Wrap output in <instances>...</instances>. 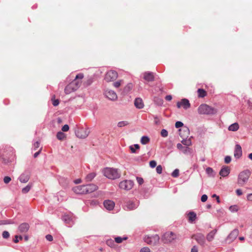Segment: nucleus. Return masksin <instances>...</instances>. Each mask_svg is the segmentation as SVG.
Returning <instances> with one entry per match:
<instances>
[{"mask_svg":"<svg viewBox=\"0 0 252 252\" xmlns=\"http://www.w3.org/2000/svg\"><path fill=\"white\" fill-rule=\"evenodd\" d=\"M140 252H151V251L149 248L144 247L140 250Z\"/></svg>","mask_w":252,"mask_h":252,"instance_id":"56","label":"nucleus"},{"mask_svg":"<svg viewBox=\"0 0 252 252\" xmlns=\"http://www.w3.org/2000/svg\"><path fill=\"white\" fill-rule=\"evenodd\" d=\"M198 112L200 114L213 115L217 113V110L207 104H202L198 107Z\"/></svg>","mask_w":252,"mask_h":252,"instance_id":"2","label":"nucleus"},{"mask_svg":"<svg viewBox=\"0 0 252 252\" xmlns=\"http://www.w3.org/2000/svg\"><path fill=\"white\" fill-rule=\"evenodd\" d=\"M96 176V173L95 172H92L88 175L85 177V181L86 182H91L92 181L94 178Z\"/></svg>","mask_w":252,"mask_h":252,"instance_id":"26","label":"nucleus"},{"mask_svg":"<svg viewBox=\"0 0 252 252\" xmlns=\"http://www.w3.org/2000/svg\"><path fill=\"white\" fill-rule=\"evenodd\" d=\"M133 185L134 183L132 181L130 180H126L119 183V187L122 189L129 190L132 188Z\"/></svg>","mask_w":252,"mask_h":252,"instance_id":"7","label":"nucleus"},{"mask_svg":"<svg viewBox=\"0 0 252 252\" xmlns=\"http://www.w3.org/2000/svg\"><path fill=\"white\" fill-rule=\"evenodd\" d=\"M159 237L158 235H154L151 236H146L144 237V241L149 245H156L159 241Z\"/></svg>","mask_w":252,"mask_h":252,"instance_id":"8","label":"nucleus"},{"mask_svg":"<svg viewBox=\"0 0 252 252\" xmlns=\"http://www.w3.org/2000/svg\"><path fill=\"white\" fill-rule=\"evenodd\" d=\"M246 197L247 200L252 201V193L248 194Z\"/></svg>","mask_w":252,"mask_h":252,"instance_id":"62","label":"nucleus"},{"mask_svg":"<svg viewBox=\"0 0 252 252\" xmlns=\"http://www.w3.org/2000/svg\"><path fill=\"white\" fill-rule=\"evenodd\" d=\"M136 180L139 185H141L144 183V180L141 177H137Z\"/></svg>","mask_w":252,"mask_h":252,"instance_id":"49","label":"nucleus"},{"mask_svg":"<svg viewBox=\"0 0 252 252\" xmlns=\"http://www.w3.org/2000/svg\"><path fill=\"white\" fill-rule=\"evenodd\" d=\"M69 126L67 125H64L62 128V130L63 131H67L69 130Z\"/></svg>","mask_w":252,"mask_h":252,"instance_id":"55","label":"nucleus"},{"mask_svg":"<svg viewBox=\"0 0 252 252\" xmlns=\"http://www.w3.org/2000/svg\"><path fill=\"white\" fill-rule=\"evenodd\" d=\"M106 244L110 247L113 248L115 247V242L112 239H108L106 241Z\"/></svg>","mask_w":252,"mask_h":252,"instance_id":"35","label":"nucleus"},{"mask_svg":"<svg viewBox=\"0 0 252 252\" xmlns=\"http://www.w3.org/2000/svg\"><path fill=\"white\" fill-rule=\"evenodd\" d=\"M183 126V123L180 121H177L175 123V127L177 128H179L182 127Z\"/></svg>","mask_w":252,"mask_h":252,"instance_id":"53","label":"nucleus"},{"mask_svg":"<svg viewBox=\"0 0 252 252\" xmlns=\"http://www.w3.org/2000/svg\"><path fill=\"white\" fill-rule=\"evenodd\" d=\"M231 160V157L229 156H227L224 158V162L225 163H229Z\"/></svg>","mask_w":252,"mask_h":252,"instance_id":"50","label":"nucleus"},{"mask_svg":"<svg viewBox=\"0 0 252 252\" xmlns=\"http://www.w3.org/2000/svg\"><path fill=\"white\" fill-rule=\"evenodd\" d=\"M40 145V143L38 141H36L33 144V150H37Z\"/></svg>","mask_w":252,"mask_h":252,"instance_id":"46","label":"nucleus"},{"mask_svg":"<svg viewBox=\"0 0 252 252\" xmlns=\"http://www.w3.org/2000/svg\"><path fill=\"white\" fill-rule=\"evenodd\" d=\"M242 154L241 147L240 145L237 144V158H239Z\"/></svg>","mask_w":252,"mask_h":252,"instance_id":"38","label":"nucleus"},{"mask_svg":"<svg viewBox=\"0 0 252 252\" xmlns=\"http://www.w3.org/2000/svg\"><path fill=\"white\" fill-rule=\"evenodd\" d=\"M228 129H229V130H230V131H236V123H234L233 124L231 125L228 127Z\"/></svg>","mask_w":252,"mask_h":252,"instance_id":"40","label":"nucleus"},{"mask_svg":"<svg viewBox=\"0 0 252 252\" xmlns=\"http://www.w3.org/2000/svg\"><path fill=\"white\" fill-rule=\"evenodd\" d=\"M206 173L210 176H214V171L213 169L211 167H207L206 169Z\"/></svg>","mask_w":252,"mask_h":252,"instance_id":"36","label":"nucleus"},{"mask_svg":"<svg viewBox=\"0 0 252 252\" xmlns=\"http://www.w3.org/2000/svg\"><path fill=\"white\" fill-rule=\"evenodd\" d=\"M217 233V230L215 229L212 231H211L210 232H209L207 236L206 239L208 241L211 242L214 239L215 236Z\"/></svg>","mask_w":252,"mask_h":252,"instance_id":"25","label":"nucleus"},{"mask_svg":"<svg viewBox=\"0 0 252 252\" xmlns=\"http://www.w3.org/2000/svg\"><path fill=\"white\" fill-rule=\"evenodd\" d=\"M177 106L178 108L183 107L185 109H187L190 107V104L188 99L184 98L177 102Z\"/></svg>","mask_w":252,"mask_h":252,"instance_id":"13","label":"nucleus"},{"mask_svg":"<svg viewBox=\"0 0 252 252\" xmlns=\"http://www.w3.org/2000/svg\"><path fill=\"white\" fill-rule=\"evenodd\" d=\"M188 220L190 223H192L196 219V214L195 212L190 211L187 214Z\"/></svg>","mask_w":252,"mask_h":252,"instance_id":"23","label":"nucleus"},{"mask_svg":"<svg viewBox=\"0 0 252 252\" xmlns=\"http://www.w3.org/2000/svg\"><path fill=\"white\" fill-rule=\"evenodd\" d=\"M247 102L248 107L250 109H252V101L249 99L247 100Z\"/></svg>","mask_w":252,"mask_h":252,"instance_id":"58","label":"nucleus"},{"mask_svg":"<svg viewBox=\"0 0 252 252\" xmlns=\"http://www.w3.org/2000/svg\"><path fill=\"white\" fill-rule=\"evenodd\" d=\"M81 83L80 81L73 80L65 87L64 89L65 94H68L76 91L80 87Z\"/></svg>","mask_w":252,"mask_h":252,"instance_id":"3","label":"nucleus"},{"mask_svg":"<svg viewBox=\"0 0 252 252\" xmlns=\"http://www.w3.org/2000/svg\"><path fill=\"white\" fill-rule=\"evenodd\" d=\"M143 74L144 79L148 82L153 81L155 79L154 73L152 72H145Z\"/></svg>","mask_w":252,"mask_h":252,"instance_id":"17","label":"nucleus"},{"mask_svg":"<svg viewBox=\"0 0 252 252\" xmlns=\"http://www.w3.org/2000/svg\"><path fill=\"white\" fill-rule=\"evenodd\" d=\"M103 205L107 210H112L114 208L115 203L113 201L107 200L104 201Z\"/></svg>","mask_w":252,"mask_h":252,"instance_id":"20","label":"nucleus"},{"mask_svg":"<svg viewBox=\"0 0 252 252\" xmlns=\"http://www.w3.org/2000/svg\"><path fill=\"white\" fill-rule=\"evenodd\" d=\"M103 94L108 99L112 101H115L117 99V94L113 90L106 89L104 91Z\"/></svg>","mask_w":252,"mask_h":252,"instance_id":"10","label":"nucleus"},{"mask_svg":"<svg viewBox=\"0 0 252 252\" xmlns=\"http://www.w3.org/2000/svg\"><path fill=\"white\" fill-rule=\"evenodd\" d=\"M134 105L137 108H143L144 107V103L142 99L139 97L135 98L134 100Z\"/></svg>","mask_w":252,"mask_h":252,"instance_id":"22","label":"nucleus"},{"mask_svg":"<svg viewBox=\"0 0 252 252\" xmlns=\"http://www.w3.org/2000/svg\"><path fill=\"white\" fill-rule=\"evenodd\" d=\"M75 133L77 137L84 139L89 135L90 130L88 128L80 127L75 130Z\"/></svg>","mask_w":252,"mask_h":252,"instance_id":"4","label":"nucleus"},{"mask_svg":"<svg viewBox=\"0 0 252 252\" xmlns=\"http://www.w3.org/2000/svg\"><path fill=\"white\" fill-rule=\"evenodd\" d=\"M250 175L251 172L249 170H245L241 172L239 175V183L240 184H243L247 182Z\"/></svg>","mask_w":252,"mask_h":252,"instance_id":"5","label":"nucleus"},{"mask_svg":"<svg viewBox=\"0 0 252 252\" xmlns=\"http://www.w3.org/2000/svg\"><path fill=\"white\" fill-rule=\"evenodd\" d=\"M85 187L86 188V193L93 192L98 189L97 186L93 184L85 185Z\"/></svg>","mask_w":252,"mask_h":252,"instance_id":"19","label":"nucleus"},{"mask_svg":"<svg viewBox=\"0 0 252 252\" xmlns=\"http://www.w3.org/2000/svg\"><path fill=\"white\" fill-rule=\"evenodd\" d=\"M102 173L106 178L111 180H115L121 177L118 169L114 168L106 167L103 169Z\"/></svg>","mask_w":252,"mask_h":252,"instance_id":"1","label":"nucleus"},{"mask_svg":"<svg viewBox=\"0 0 252 252\" xmlns=\"http://www.w3.org/2000/svg\"><path fill=\"white\" fill-rule=\"evenodd\" d=\"M191 252H198L197 247L195 246H194L191 249Z\"/></svg>","mask_w":252,"mask_h":252,"instance_id":"64","label":"nucleus"},{"mask_svg":"<svg viewBox=\"0 0 252 252\" xmlns=\"http://www.w3.org/2000/svg\"><path fill=\"white\" fill-rule=\"evenodd\" d=\"M128 124V123L127 121H121L118 123V126L122 127L127 126Z\"/></svg>","mask_w":252,"mask_h":252,"instance_id":"39","label":"nucleus"},{"mask_svg":"<svg viewBox=\"0 0 252 252\" xmlns=\"http://www.w3.org/2000/svg\"><path fill=\"white\" fill-rule=\"evenodd\" d=\"M29 224L24 222L21 224L18 227V230L20 233H26L29 229Z\"/></svg>","mask_w":252,"mask_h":252,"instance_id":"21","label":"nucleus"},{"mask_svg":"<svg viewBox=\"0 0 252 252\" xmlns=\"http://www.w3.org/2000/svg\"><path fill=\"white\" fill-rule=\"evenodd\" d=\"M84 77V75L83 73H79L77 75H76L75 78L74 80L77 81L78 79H82Z\"/></svg>","mask_w":252,"mask_h":252,"instance_id":"48","label":"nucleus"},{"mask_svg":"<svg viewBox=\"0 0 252 252\" xmlns=\"http://www.w3.org/2000/svg\"><path fill=\"white\" fill-rule=\"evenodd\" d=\"M13 223L14 222L11 220H7L4 221V222L3 223H2L1 224H13Z\"/></svg>","mask_w":252,"mask_h":252,"instance_id":"61","label":"nucleus"},{"mask_svg":"<svg viewBox=\"0 0 252 252\" xmlns=\"http://www.w3.org/2000/svg\"><path fill=\"white\" fill-rule=\"evenodd\" d=\"M191 238L195 239L196 242L201 246L204 247L205 245V239L203 234L202 233H196L193 234Z\"/></svg>","mask_w":252,"mask_h":252,"instance_id":"11","label":"nucleus"},{"mask_svg":"<svg viewBox=\"0 0 252 252\" xmlns=\"http://www.w3.org/2000/svg\"><path fill=\"white\" fill-rule=\"evenodd\" d=\"M30 179V174L29 173L25 171L18 178V180L22 183H27Z\"/></svg>","mask_w":252,"mask_h":252,"instance_id":"16","label":"nucleus"},{"mask_svg":"<svg viewBox=\"0 0 252 252\" xmlns=\"http://www.w3.org/2000/svg\"><path fill=\"white\" fill-rule=\"evenodd\" d=\"M230 173V169L228 167H222L220 171V175L222 177L227 176Z\"/></svg>","mask_w":252,"mask_h":252,"instance_id":"24","label":"nucleus"},{"mask_svg":"<svg viewBox=\"0 0 252 252\" xmlns=\"http://www.w3.org/2000/svg\"><path fill=\"white\" fill-rule=\"evenodd\" d=\"M19 238L22 240L23 237L21 236H18V235H15V238L13 240L14 242L15 243H18L19 242Z\"/></svg>","mask_w":252,"mask_h":252,"instance_id":"51","label":"nucleus"},{"mask_svg":"<svg viewBox=\"0 0 252 252\" xmlns=\"http://www.w3.org/2000/svg\"><path fill=\"white\" fill-rule=\"evenodd\" d=\"M229 210L231 212H235L236 211V205H232L229 207Z\"/></svg>","mask_w":252,"mask_h":252,"instance_id":"54","label":"nucleus"},{"mask_svg":"<svg viewBox=\"0 0 252 252\" xmlns=\"http://www.w3.org/2000/svg\"><path fill=\"white\" fill-rule=\"evenodd\" d=\"M140 148V146L138 144H135L133 145H131L129 146V149L132 153H136L135 149H139Z\"/></svg>","mask_w":252,"mask_h":252,"instance_id":"31","label":"nucleus"},{"mask_svg":"<svg viewBox=\"0 0 252 252\" xmlns=\"http://www.w3.org/2000/svg\"><path fill=\"white\" fill-rule=\"evenodd\" d=\"M31 188L32 185L30 184H28L26 187L22 189V193L24 194L28 193L30 190Z\"/></svg>","mask_w":252,"mask_h":252,"instance_id":"33","label":"nucleus"},{"mask_svg":"<svg viewBox=\"0 0 252 252\" xmlns=\"http://www.w3.org/2000/svg\"><path fill=\"white\" fill-rule=\"evenodd\" d=\"M162 167L161 165H158V166H157V168H156V171L157 172L160 174L162 173Z\"/></svg>","mask_w":252,"mask_h":252,"instance_id":"45","label":"nucleus"},{"mask_svg":"<svg viewBox=\"0 0 252 252\" xmlns=\"http://www.w3.org/2000/svg\"><path fill=\"white\" fill-rule=\"evenodd\" d=\"M150 138L147 136H143L141 137L140 142L143 145H145L150 142Z\"/></svg>","mask_w":252,"mask_h":252,"instance_id":"28","label":"nucleus"},{"mask_svg":"<svg viewBox=\"0 0 252 252\" xmlns=\"http://www.w3.org/2000/svg\"><path fill=\"white\" fill-rule=\"evenodd\" d=\"M177 148L185 155L190 154L192 153V149L189 147L183 146L181 143L177 144Z\"/></svg>","mask_w":252,"mask_h":252,"instance_id":"14","label":"nucleus"},{"mask_svg":"<svg viewBox=\"0 0 252 252\" xmlns=\"http://www.w3.org/2000/svg\"><path fill=\"white\" fill-rule=\"evenodd\" d=\"M2 236L4 239H7L9 237L10 234L8 231H4L2 233Z\"/></svg>","mask_w":252,"mask_h":252,"instance_id":"43","label":"nucleus"},{"mask_svg":"<svg viewBox=\"0 0 252 252\" xmlns=\"http://www.w3.org/2000/svg\"><path fill=\"white\" fill-rule=\"evenodd\" d=\"M65 137V134L61 131H59L57 133V138L60 140L63 139Z\"/></svg>","mask_w":252,"mask_h":252,"instance_id":"34","label":"nucleus"},{"mask_svg":"<svg viewBox=\"0 0 252 252\" xmlns=\"http://www.w3.org/2000/svg\"><path fill=\"white\" fill-rule=\"evenodd\" d=\"M157 165V162L155 160H151L150 162V166L151 168H154Z\"/></svg>","mask_w":252,"mask_h":252,"instance_id":"52","label":"nucleus"},{"mask_svg":"<svg viewBox=\"0 0 252 252\" xmlns=\"http://www.w3.org/2000/svg\"><path fill=\"white\" fill-rule=\"evenodd\" d=\"M46 239L49 241H52L53 239V236L50 234H48L46 236Z\"/></svg>","mask_w":252,"mask_h":252,"instance_id":"59","label":"nucleus"},{"mask_svg":"<svg viewBox=\"0 0 252 252\" xmlns=\"http://www.w3.org/2000/svg\"><path fill=\"white\" fill-rule=\"evenodd\" d=\"M62 220L68 227L71 226L74 222V219L69 215H64Z\"/></svg>","mask_w":252,"mask_h":252,"instance_id":"15","label":"nucleus"},{"mask_svg":"<svg viewBox=\"0 0 252 252\" xmlns=\"http://www.w3.org/2000/svg\"><path fill=\"white\" fill-rule=\"evenodd\" d=\"M212 197H215L216 199L217 200V202L218 203H220V197L218 195H216V194H214L212 195Z\"/></svg>","mask_w":252,"mask_h":252,"instance_id":"63","label":"nucleus"},{"mask_svg":"<svg viewBox=\"0 0 252 252\" xmlns=\"http://www.w3.org/2000/svg\"><path fill=\"white\" fill-rule=\"evenodd\" d=\"M181 142L182 145L186 147H189L192 144L191 141L190 139H183Z\"/></svg>","mask_w":252,"mask_h":252,"instance_id":"29","label":"nucleus"},{"mask_svg":"<svg viewBox=\"0 0 252 252\" xmlns=\"http://www.w3.org/2000/svg\"><path fill=\"white\" fill-rule=\"evenodd\" d=\"M133 88V85L131 83L127 84L124 89V92L125 93H127L130 91Z\"/></svg>","mask_w":252,"mask_h":252,"instance_id":"30","label":"nucleus"},{"mask_svg":"<svg viewBox=\"0 0 252 252\" xmlns=\"http://www.w3.org/2000/svg\"><path fill=\"white\" fill-rule=\"evenodd\" d=\"M118 77V73L115 71L110 70L108 71L105 75L104 80L107 82H112L115 80Z\"/></svg>","mask_w":252,"mask_h":252,"instance_id":"6","label":"nucleus"},{"mask_svg":"<svg viewBox=\"0 0 252 252\" xmlns=\"http://www.w3.org/2000/svg\"><path fill=\"white\" fill-rule=\"evenodd\" d=\"M208 199V196L206 194H203L202 195L201 197V200L202 202H204L207 201Z\"/></svg>","mask_w":252,"mask_h":252,"instance_id":"57","label":"nucleus"},{"mask_svg":"<svg viewBox=\"0 0 252 252\" xmlns=\"http://www.w3.org/2000/svg\"><path fill=\"white\" fill-rule=\"evenodd\" d=\"M73 191L76 194L86 193L85 185L78 186L73 188Z\"/></svg>","mask_w":252,"mask_h":252,"instance_id":"18","label":"nucleus"},{"mask_svg":"<svg viewBox=\"0 0 252 252\" xmlns=\"http://www.w3.org/2000/svg\"><path fill=\"white\" fill-rule=\"evenodd\" d=\"M52 103L54 106H57L59 104V100L58 99H54L53 100Z\"/></svg>","mask_w":252,"mask_h":252,"instance_id":"60","label":"nucleus"},{"mask_svg":"<svg viewBox=\"0 0 252 252\" xmlns=\"http://www.w3.org/2000/svg\"><path fill=\"white\" fill-rule=\"evenodd\" d=\"M94 81V80H93V78L92 77H89L85 82H84V84L86 86H89L90 85H91L92 83Z\"/></svg>","mask_w":252,"mask_h":252,"instance_id":"37","label":"nucleus"},{"mask_svg":"<svg viewBox=\"0 0 252 252\" xmlns=\"http://www.w3.org/2000/svg\"><path fill=\"white\" fill-rule=\"evenodd\" d=\"M127 239V237H116L115 238V242L117 243L120 244L123 240H126Z\"/></svg>","mask_w":252,"mask_h":252,"instance_id":"32","label":"nucleus"},{"mask_svg":"<svg viewBox=\"0 0 252 252\" xmlns=\"http://www.w3.org/2000/svg\"><path fill=\"white\" fill-rule=\"evenodd\" d=\"M11 180V179L9 176H5L3 178V182L5 184L9 183Z\"/></svg>","mask_w":252,"mask_h":252,"instance_id":"47","label":"nucleus"},{"mask_svg":"<svg viewBox=\"0 0 252 252\" xmlns=\"http://www.w3.org/2000/svg\"><path fill=\"white\" fill-rule=\"evenodd\" d=\"M122 82H123L122 80H119L118 81H116V82H114L113 83V86L115 88H119L121 86V85Z\"/></svg>","mask_w":252,"mask_h":252,"instance_id":"44","label":"nucleus"},{"mask_svg":"<svg viewBox=\"0 0 252 252\" xmlns=\"http://www.w3.org/2000/svg\"><path fill=\"white\" fill-rule=\"evenodd\" d=\"M138 202L134 200H128L126 202L124 209L126 210H132L138 206Z\"/></svg>","mask_w":252,"mask_h":252,"instance_id":"12","label":"nucleus"},{"mask_svg":"<svg viewBox=\"0 0 252 252\" xmlns=\"http://www.w3.org/2000/svg\"><path fill=\"white\" fill-rule=\"evenodd\" d=\"M168 131L165 129H162L160 132V134L163 137H166L168 136Z\"/></svg>","mask_w":252,"mask_h":252,"instance_id":"42","label":"nucleus"},{"mask_svg":"<svg viewBox=\"0 0 252 252\" xmlns=\"http://www.w3.org/2000/svg\"><path fill=\"white\" fill-rule=\"evenodd\" d=\"M197 93L198 97L202 98L205 97L207 94L206 91L202 89H198Z\"/></svg>","mask_w":252,"mask_h":252,"instance_id":"27","label":"nucleus"},{"mask_svg":"<svg viewBox=\"0 0 252 252\" xmlns=\"http://www.w3.org/2000/svg\"><path fill=\"white\" fill-rule=\"evenodd\" d=\"M176 238L175 234L172 232H167L162 236L161 240L164 243H169L171 242Z\"/></svg>","mask_w":252,"mask_h":252,"instance_id":"9","label":"nucleus"},{"mask_svg":"<svg viewBox=\"0 0 252 252\" xmlns=\"http://www.w3.org/2000/svg\"><path fill=\"white\" fill-rule=\"evenodd\" d=\"M173 177L176 178L179 175V170L178 169H175L171 174Z\"/></svg>","mask_w":252,"mask_h":252,"instance_id":"41","label":"nucleus"}]
</instances>
